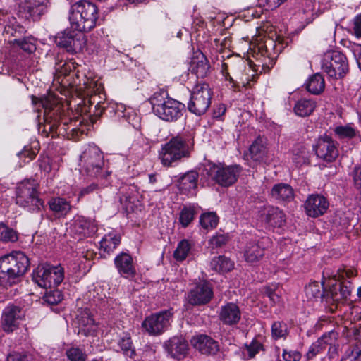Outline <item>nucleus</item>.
Listing matches in <instances>:
<instances>
[{
  "label": "nucleus",
  "instance_id": "nucleus-34",
  "mask_svg": "<svg viewBox=\"0 0 361 361\" xmlns=\"http://www.w3.org/2000/svg\"><path fill=\"white\" fill-rule=\"evenodd\" d=\"M78 334L88 336L94 331V321L92 316L85 312L77 318Z\"/></svg>",
  "mask_w": 361,
  "mask_h": 361
},
{
  "label": "nucleus",
  "instance_id": "nucleus-50",
  "mask_svg": "<svg viewBox=\"0 0 361 361\" xmlns=\"http://www.w3.org/2000/svg\"><path fill=\"white\" fill-rule=\"evenodd\" d=\"M326 350V348L318 339L312 343L309 347V349L305 355V357L307 360H312L318 355L322 353Z\"/></svg>",
  "mask_w": 361,
  "mask_h": 361
},
{
  "label": "nucleus",
  "instance_id": "nucleus-6",
  "mask_svg": "<svg viewBox=\"0 0 361 361\" xmlns=\"http://www.w3.org/2000/svg\"><path fill=\"white\" fill-rule=\"evenodd\" d=\"M322 69L330 78L342 79L349 72V64L343 53L337 50H329L323 56Z\"/></svg>",
  "mask_w": 361,
  "mask_h": 361
},
{
  "label": "nucleus",
  "instance_id": "nucleus-31",
  "mask_svg": "<svg viewBox=\"0 0 361 361\" xmlns=\"http://www.w3.org/2000/svg\"><path fill=\"white\" fill-rule=\"evenodd\" d=\"M353 213L337 211L333 217V224L338 231H347L353 226Z\"/></svg>",
  "mask_w": 361,
  "mask_h": 361
},
{
  "label": "nucleus",
  "instance_id": "nucleus-41",
  "mask_svg": "<svg viewBox=\"0 0 361 361\" xmlns=\"http://www.w3.org/2000/svg\"><path fill=\"white\" fill-rule=\"evenodd\" d=\"M18 239V233L4 223H0V241L13 243Z\"/></svg>",
  "mask_w": 361,
  "mask_h": 361
},
{
  "label": "nucleus",
  "instance_id": "nucleus-40",
  "mask_svg": "<svg viewBox=\"0 0 361 361\" xmlns=\"http://www.w3.org/2000/svg\"><path fill=\"white\" fill-rule=\"evenodd\" d=\"M325 292L317 281H313L305 287V294L309 300L322 298L324 300Z\"/></svg>",
  "mask_w": 361,
  "mask_h": 361
},
{
  "label": "nucleus",
  "instance_id": "nucleus-3",
  "mask_svg": "<svg viewBox=\"0 0 361 361\" xmlns=\"http://www.w3.org/2000/svg\"><path fill=\"white\" fill-rule=\"evenodd\" d=\"M153 112L166 121H176L182 116L184 104L169 97L167 92H156L149 99Z\"/></svg>",
  "mask_w": 361,
  "mask_h": 361
},
{
  "label": "nucleus",
  "instance_id": "nucleus-20",
  "mask_svg": "<svg viewBox=\"0 0 361 361\" xmlns=\"http://www.w3.org/2000/svg\"><path fill=\"white\" fill-rule=\"evenodd\" d=\"M259 219L272 227H281L286 222V215L279 208L266 205L259 210Z\"/></svg>",
  "mask_w": 361,
  "mask_h": 361
},
{
  "label": "nucleus",
  "instance_id": "nucleus-62",
  "mask_svg": "<svg viewBox=\"0 0 361 361\" xmlns=\"http://www.w3.org/2000/svg\"><path fill=\"white\" fill-rule=\"evenodd\" d=\"M351 176L355 187L361 192V165H357L354 167Z\"/></svg>",
  "mask_w": 361,
  "mask_h": 361
},
{
  "label": "nucleus",
  "instance_id": "nucleus-18",
  "mask_svg": "<svg viewBox=\"0 0 361 361\" xmlns=\"http://www.w3.org/2000/svg\"><path fill=\"white\" fill-rule=\"evenodd\" d=\"M49 0H19L18 11L26 18L37 20L47 12Z\"/></svg>",
  "mask_w": 361,
  "mask_h": 361
},
{
  "label": "nucleus",
  "instance_id": "nucleus-10",
  "mask_svg": "<svg viewBox=\"0 0 361 361\" xmlns=\"http://www.w3.org/2000/svg\"><path fill=\"white\" fill-rule=\"evenodd\" d=\"M205 170L215 183L222 187H228L237 181L241 168L238 165L220 166L209 164Z\"/></svg>",
  "mask_w": 361,
  "mask_h": 361
},
{
  "label": "nucleus",
  "instance_id": "nucleus-17",
  "mask_svg": "<svg viewBox=\"0 0 361 361\" xmlns=\"http://www.w3.org/2000/svg\"><path fill=\"white\" fill-rule=\"evenodd\" d=\"M171 317L172 313L169 310L160 312L147 317L142 322V326L150 334H159L168 327Z\"/></svg>",
  "mask_w": 361,
  "mask_h": 361
},
{
  "label": "nucleus",
  "instance_id": "nucleus-23",
  "mask_svg": "<svg viewBox=\"0 0 361 361\" xmlns=\"http://www.w3.org/2000/svg\"><path fill=\"white\" fill-rule=\"evenodd\" d=\"M165 348L173 358L183 359L188 354L189 347L187 341L179 336H174L165 343Z\"/></svg>",
  "mask_w": 361,
  "mask_h": 361
},
{
  "label": "nucleus",
  "instance_id": "nucleus-36",
  "mask_svg": "<svg viewBox=\"0 0 361 361\" xmlns=\"http://www.w3.org/2000/svg\"><path fill=\"white\" fill-rule=\"evenodd\" d=\"M210 266L217 272H227L233 269L234 264L229 258L220 255L212 259Z\"/></svg>",
  "mask_w": 361,
  "mask_h": 361
},
{
  "label": "nucleus",
  "instance_id": "nucleus-29",
  "mask_svg": "<svg viewBox=\"0 0 361 361\" xmlns=\"http://www.w3.org/2000/svg\"><path fill=\"white\" fill-rule=\"evenodd\" d=\"M210 65L204 54L200 53L193 58L191 63V71L197 78H204L209 72Z\"/></svg>",
  "mask_w": 361,
  "mask_h": 361
},
{
  "label": "nucleus",
  "instance_id": "nucleus-38",
  "mask_svg": "<svg viewBox=\"0 0 361 361\" xmlns=\"http://www.w3.org/2000/svg\"><path fill=\"white\" fill-rule=\"evenodd\" d=\"M221 58V73L227 80L231 81L232 78L229 75L228 70L230 69L233 73H235L237 67L240 69L244 67V63L241 59H238V63L235 64L231 56H228L226 61H225L224 56Z\"/></svg>",
  "mask_w": 361,
  "mask_h": 361
},
{
  "label": "nucleus",
  "instance_id": "nucleus-43",
  "mask_svg": "<svg viewBox=\"0 0 361 361\" xmlns=\"http://www.w3.org/2000/svg\"><path fill=\"white\" fill-rule=\"evenodd\" d=\"M66 355L69 361H86L87 354L78 346H72L66 350Z\"/></svg>",
  "mask_w": 361,
  "mask_h": 361
},
{
  "label": "nucleus",
  "instance_id": "nucleus-12",
  "mask_svg": "<svg viewBox=\"0 0 361 361\" xmlns=\"http://www.w3.org/2000/svg\"><path fill=\"white\" fill-rule=\"evenodd\" d=\"M25 312L18 305H8L1 315V327L6 333H12L18 329L20 322L23 319Z\"/></svg>",
  "mask_w": 361,
  "mask_h": 361
},
{
  "label": "nucleus",
  "instance_id": "nucleus-8",
  "mask_svg": "<svg viewBox=\"0 0 361 361\" xmlns=\"http://www.w3.org/2000/svg\"><path fill=\"white\" fill-rule=\"evenodd\" d=\"M212 94L213 92L208 84L196 85L191 91L187 104L188 111L199 116L204 114L211 105Z\"/></svg>",
  "mask_w": 361,
  "mask_h": 361
},
{
  "label": "nucleus",
  "instance_id": "nucleus-61",
  "mask_svg": "<svg viewBox=\"0 0 361 361\" xmlns=\"http://www.w3.org/2000/svg\"><path fill=\"white\" fill-rule=\"evenodd\" d=\"M287 0H258V4L262 7H267V9H275L279 7Z\"/></svg>",
  "mask_w": 361,
  "mask_h": 361
},
{
  "label": "nucleus",
  "instance_id": "nucleus-5",
  "mask_svg": "<svg viewBox=\"0 0 361 361\" xmlns=\"http://www.w3.org/2000/svg\"><path fill=\"white\" fill-rule=\"evenodd\" d=\"M16 203L32 212H39L44 201L39 197L38 184L31 180L18 183L16 188Z\"/></svg>",
  "mask_w": 361,
  "mask_h": 361
},
{
  "label": "nucleus",
  "instance_id": "nucleus-52",
  "mask_svg": "<svg viewBox=\"0 0 361 361\" xmlns=\"http://www.w3.org/2000/svg\"><path fill=\"white\" fill-rule=\"evenodd\" d=\"M194 219V210L184 207L180 214L179 221L183 227H187Z\"/></svg>",
  "mask_w": 361,
  "mask_h": 361
},
{
  "label": "nucleus",
  "instance_id": "nucleus-32",
  "mask_svg": "<svg viewBox=\"0 0 361 361\" xmlns=\"http://www.w3.org/2000/svg\"><path fill=\"white\" fill-rule=\"evenodd\" d=\"M317 106L316 102L311 99L302 98L296 102L294 112L296 115L305 117L311 115Z\"/></svg>",
  "mask_w": 361,
  "mask_h": 361
},
{
  "label": "nucleus",
  "instance_id": "nucleus-14",
  "mask_svg": "<svg viewBox=\"0 0 361 361\" xmlns=\"http://www.w3.org/2000/svg\"><path fill=\"white\" fill-rule=\"evenodd\" d=\"M213 296L214 293L210 283L202 281L188 292L187 299L190 305L198 306L209 303Z\"/></svg>",
  "mask_w": 361,
  "mask_h": 361
},
{
  "label": "nucleus",
  "instance_id": "nucleus-35",
  "mask_svg": "<svg viewBox=\"0 0 361 361\" xmlns=\"http://www.w3.org/2000/svg\"><path fill=\"white\" fill-rule=\"evenodd\" d=\"M324 79L320 73L312 75L306 84L307 90L313 94H320L324 91Z\"/></svg>",
  "mask_w": 361,
  "mask_h": 361
},
{
  "label": "nucleus",
  "instance_id": "nucleus-19",
  "mask_svg": "<svg viewBox=\"0 0 361 361\" xmlns=\"http://www.w3.org/2000/svg\"><path fill=\"white\" fill-rule=\"evenodd\" d=\"M76 121L71 120L68 122L66 120H61L59 123H47L44 126L43 133L47 137L48 133H57L59 135H66L68 138H75L82 134V131L75 127Z\"/></svg>",
  "mask_w": 361,
  "mask_h": 361
},
{
  "label": "nucleus",
  "instance_id": "nucleus-63",
  "mask_svg": "<svg viewBox=\"0 0 361 361\" xmlns=\"http://www.w3.org/2000/svg\"><path fill=\"white\" fill-rule=\"evenodd\" d=\"M100 189L99 185L96 183H92L90 185L82 188L78 195V198L82 197L85 195L97 192L98 190Z\"/></svg>",
  "mask_w": 361,
  "mask_h": 361
},
{
  "label": "nucleus",
  "instance_id": "nucleus-64",
  "mask_svg": "<svg viewBox=\"0 0 361 361\" xmlns=\"http://www.w3.org/2000/svg\"><path fill=\"white\" fill-rule=\"evenodd\" d=\"M262 349V345L260 342L257 340H253L252 343L247 345V350L250 358H252L260 350Z\"/></svg>",
  "mask_w": 361,
  "mask_h": 361
},
{
  "label": "nucleus",
  "instance_id": "nucleus-59",
  "mask_svg": "<svg viewBox=\"0 0 361 361\" xmlns=\"http://www.w3.org/2000/svg\"><path fill=\"white\" fill-rule=\"evenodd\" d=\"M357 275V271L353 269H339L338 271V281H348L347 279H350Z\"/></svg>",
  "mask_w": 361,
  "mask_h": 361
},
{
  "label": "nucleus",
  "instance_id": "nucleus-54",
  "mask_svg": "<svg viewBox=\"0 0 361 361\" xmlns=\"http://www.w3.org/2000/svg\"><path fill=\"white\" fill-rule=\"evenodd\" d=\"M44 300L49 305H56L61 301L62 295L57 290H50L45 294Z\"/></svg>",
  "mask_w": 361,
  "mask_h": 361
},
{
  "label": "nucleus",
  "instance_id": "nucleus-33",
  "mask_svg": "<svg viewBox=\"0 0 361 361\" xmlns=\"http://www.w3.org/2000/svg\"><path fill=\"white\" fill-rule=\"evenodd\" d=\"M48 204L50 210L59 217L66 216L71 209L69 202L61 197L51 198Z\"/></svg>",
  "mask_w": 361,
  "mask_h": 361
},
{
  "label": "nucleus",
  "instance_id": "nucleus-26",
  "mask_svg": "<svg viewBox=\"0 0 361 361\" xmlns=\"http://www.w3.org/2000/svg\"><path fill=\"white\" fill-rule=\"evenodd\" d=\"M271 195L279 202H290L294 198V190L289 184L281 183L273 186Z\"/></svg>",
  "mask_w": 361,
  "mask_h": 361
},
{
  "label": "nucleus",
  "instance_id": "nucleus-15",
  "mask_svg": "<svg viewBox=\"0 0 361 361\" xmlns=\"http://www.w3.org/2000/svg\"><path fill=\"white\" fill-rule=\"evenodd\" d=\"M82 30H66L59 33L56 38V44L67 49L68 51H76L82 48L84 41Z\"/></svg>",
  "mask_w": 361,
  "mask_h": 361
},
{
  "label": "nucleus",
  "instance_id": "nucleus-27",
  "mask_svg": "<svg viewBox=\"0 0 361 361\" xmlns=\"http://www.w3.org/2000/svg\"><path fill=\"white\" fill-rule=\"evenodd\" d=\"M262 241H250L247 243L244 250L245 260L250 263L259 261L264 255V248Z\"/></svg>",
  "mask_w": 361,
  "mask_h": 361
},
{
  "label": "nucleus",
  "instance_id": "nucleus-46",
  "mask_svg": "<svg viewBox=\"0 0 361 361\" xmlns=\"http://www.w3.org/2000/svg\"><path fill=\"white\" fill-rule=\"evenodd\" d=\"M118 345L126 356L130 358L135 356V350L133 347L131 338L128 335H126L119 340Z\"/></svg>",
  "mask_w": 361,
  "mask_h": 361
},
{
  "label": "nucleus",
  "instance_id": "nucleus-51",
  "mask_svg": "<svg viewBox=\"0 0 361 361\" xmlns=\"http://www.w3.org/2000/svg\"><path fill=\"white\" fill-rule=\"evenodd\" d=\"M15 44H18L25 52L33 53L36 50V44L34 39L24 38L23 39H15Z\"/></svg>",
  "mask_w": 361,
  "mask_h": 361
},
{
  "label": "nucleus",
  "instance_id": "nucleus-25",
  "mask_svg": "<svg viewBox=\"0 0 361 361\" xmlns=\"http://www.w3.org/2000/svg\"><path fill=\"white\" fill-rule=\"evenodd\" d=\"M191 343L194 348L202 354L214 355L219 351L218 343L206 335H200L193 337Z\"/></svg>",
  "mask_w": 361,
  "mask_h": 361
},
{
  "label": "nucleus",
  "instance_id": "nucleus-13",
  "mask_svg": "<svg viewBox=\"0 0 361 361\" xmlns=\"http://www.w3.org/2000/svg\"><path fill=\"white\" fill-rule=\"evenodd\" d=\"M314 149L317 157L326 162L334 161L338 156L337 143L326 135L318 138Z\"/></svg>",
  "mask_w": 361,
  "mask_h": 361
},
{
  "label": "nucleus",
  "instance_id": "nucleus-21",
  "mask_svg": "<svg viewBox=\"0 0 361 361\" xmlns=\"http://www.w3.org/2000/svg\"><path fill=\"white\" fill-rule=\"evenodd\" d=\"M329 203L326 197L319 194L310 195L304 204L307 215L311 217H318L326 213Z\"/></svg>",
  "mask_w": 361,
  "mask_h": 361
},
{
  "label": "nucleus",
  "instance_id": "nucleus-28",
  "mask_svg": "<svg viewBox=\"0 0 361 361\" xmlns=\"http://www.w3.org/2000/svg\"><path fill=\"white\" fill-rule=\"evenodd\" d=\"M267 151V140L264 137H258L249 148L250 158L259 162L264 160Z\"/></svg>",
  "mask_w": 361,
  "mask_h": 361
},
{
  "label": "nucleus",
  "instance_id": "nucleus-22",
  "mask_svg": "<svg viewBox=\"0 0 361 361\" xmlns=\"http://www.w3.org/2000/svg\"><path fill=\"white\" fill-rule=\"evenodd\" d=\"M218 317L224 325L233 326L240 321L241 311L236 303L227 302L220 307Z\"/></svg>",
  "mask_w": 361,
  "mask_h": 361
},
{
  "label": "nucleus",
  "instance_id": "nucleus-56",
  "mask_svg": "<svg viewBox=\"0 0 361 361\" xmlns=\"http://www.w3.org/2000/svg\"><path fill=\"white\" fill-rule=\"evenodd\" d=\"M228 235L226 234H216L213 236L210 240V244L212 247H221L225 245L228 241Z\"/></svg>",
  "mask_w": 361,
  "mask_h": 361
},
{
  "label": "nucleus",
  "instance_id": "nucleus-16",
  "mask_svg": "<svg viewBox=\"0 0 361 361\" xmlns=\"http://www.w3.org/2000/svg\"><path fill=\"white\" fill-rule=\"evenodd\" d=\"M70 229L73 238L82 240L93 235L97 231V225L93 219L78 216L73 219Z\"/></svg>",
  "mask_w": 361,
  "mask_h": 361
},
{
  "label": "nucleus",
  "instance_id": "nucleus-1",
  "mask_svg": "<svg viewBox=\"0 0 361 361\" xmlns=\"http://www.w3.org/2000/svg\"><path fill=\"white\" fill-rule=\"evenodd\" d=\"M29 267L28 257L20 251L0 257V286L7 288L17 283Z\"/></svg>",
  "mask_w": 361,
  "mask_h": 361
},
{
  "label": "nucleus",
  "instance_id": "nucleus-45",
  "mask_svg": "<svg viewBox=\"0 0 361 361\" xmlns=\"http://www.w3.org/2000/svg\"><path fill=\"white\" fill-rule=\"evenodd\" d=\"M200 222L205 229L214 228L217 226L219 218L216 213L208 212L200 216Z\"/></svg>",
  "mask_w": 361,
  "mask_h": 361
},
{
  "label": "nucleus",
  "instance_id": "nucleus-57",
  "mask_svg": "<svg viewBox=\"0 0 361 361\" xmlns=\"http://www.w3.org/2000/svg\"><path fill=\"white\" fill-rule=\"evenodd\" d=\"M105 110V107L102 106L101 102H98L94 106V110L92 111V109L89 110V118L90 122L93 124L96 123L97 120L101 117L104 111Z\"/></svg>",
  "mask_w": 361,
  "mask_h": 361
},
{
  "label": "nucleus",
  "instance_id": "nucleus-30",
  "mask_svg": "<svg viewBox=\"0 0 361 361\" xmlns=\"http://www.w3.org/2000/svg\"><path fill=\"white\" fill-rule=\"evenodd\" d=\"M199 174L195 171H190L178 180V188L183 193L190 192L197 188Z\"/></svg>",
  "mask_w": 361,
  "mask_h": 361
},
{
  "label": "nucleus",
  "instance_id": "nucleus-47",
  "mask_svg": "<svg viewBox=\"0 0 361 361\" xmlns=\"http://www.w3.org/2000/svg\"><path fill=\"white\" fill-rule=\"evenodd\" d=\"M136 192V187L134 185H125L120 188V202L122 204H126L130 202Z\"/></svg>",
  "mask_w": 361,
  "mask_h": 361
},
{
  "label": "nucleus",
  "instance_id": "nucleus-24",
  "mask_svg": "<svg viewBox=\"0 0 361 361\" xmlns=\"http://www.w3.org/2000/svg\"><path fill=\"white\" fill-rule=\"evenodd\" d=\"M114 264L123 277L131 279L136 275L133 257L126 252H121L114 259Z\"/></svg>",
  "mask_w": 361,
  "mask_h": 361
},
{
  "label": "nucleus",
  "instance_id": "nucleus-60",
  "mask_svg": "<svg viewBox=\"0 0 361 361\" xmlns=\"http://www.w3.org/2000/svg\"><path fill=\"white\" fill-rule=\"evenodd\" d=\"M7 361H35L33 355L30 354L12 353L7 357Z\"/></svg>",
  "mask_w": 361,
  "mask_h": 361
},
{
  "label": "nucleus",
  "instance_id": "nucleus-48",
  "mask_svg": "<svg viewBox=\"0 0 361 361\" xmlns=\"http://www.w3.org/2000/svg\"><path fill=\"white\" fill-rule=\"evenodd\" d=\"M288 334L286 324L282 322H274L271 326V336L274 339L286 338Z\"/></svg>",
  "mask_w": 361,
  "mask_h": 361
},
{
  "label": "nucleus",
  "instance_id": "nucleus-58",
  "mask_svg": "<svg viewBox=\"0 0 361 361\" xmlns=\"http://www.w3.org/2000/svg\"><path fill=\"white\" fill-rule=\"evenodd\" d=\"M282 357L285 361H300L302 354L296 350L283 349Z\"/></svg>",
  "mask_w": 361,
  "mask_h": 361
},
{
  "label": "nucleus",
  "instance_id": "nucleus-7",
  "mask_svg": "<svg viewBox=\"0 0 361 361\" xmlns=\"http://www.w3.org/2000/svg\"><path fill=\"white\" fill-rule=\"evenodd\" d=\"M63 279L64 270L60 265H39L32 274L35 283L45 289L56 288Z\"/></svg>",
  "mask_w": 361,
  "mask_h": 361
},
{
  "label": "nucleus",
  "instance_id": "nucleus-11",
  "mask_svg": "<svg viewBox=\"0 0 361 361\" xmlns=\"http://www.w3.org/2000/svg\"><path fill=\"white\" fill-rule=\"evenodd\" d=\"M353 290L350 281H340L332 284L329 290L325 292L324 300L329 305V310L334 312L338 306L346 302Z\"/></svg>",
  "mask_w": 361,
  "mask_h": 361
},
{
  "label": "nucleus",
  "instance_id": "nucleus-2",
  "mask_svg": "<svg viewBox=\"0 0 361 361\" xmlns=\"http://www.w3.org/2000/svg\"><path fill=\"white\" fill-rule=\"evenodd\" d=\"M68 18L72 29L88 32L97 25L99 10L95 4L80 0L71 5Z\"/></svg>",
  "mask_w": 361,
  "mask_h": 361
},
{
  "label": "nucleus",
  "instance_id": "nucleus-49",
  "mask_svg": "<svg viewBox=\"0 0 361 361\" xmlns=\"http://www.w3.org/2000/svg\"><path fill=\"white\" fill-rule=\"evenodd\" d=\"M338 336L339 334L337 331L331 330L330 331L324 333L322 336H320L318 338V340L321 341V343L326 348L328 345H329L330 350L332 345H335L336 343L338 341Z\"/></svg>",
  "mask_w": 361,
  "mask_h": 361
},
{
  "label": "nucleus",
  "instance_id": "nucleus-44",
  "mask_svg": "<svg viewBox=\"0 0 361 361\" xmlns=\"http://www.w3.org/2000/svg\"><path fill=\"white\" fill-rule=\"evenodd\" d=\"M293 160L298 165H302L306 164L308 159V151L305 147L298 145L293 149Z\"/></svg>",
  "mask_w": 361,
  "mask_h": 361
},
{
  "label": "nucleus",
  "instance_id": "nucleus-9",
  "mask_svg": "<svg viewBox=\"0 0 361 361\" xmlns=\"http://www.w3.org/2000/svg\"><path fill=\"white\" fill-rule=\"evenodd\" d=\"M104 157L101 150L96 146H90L80 155V166L90 177L104 176Z\"/></svg>",
  "mask_w": 361,
  "mask_h": 361
},
{
  "label": "nucleus",
  "instance_id": "nucleus-39",
  "mask_svg": "<svg viewBox=\"0 0 361 361\" xmlns=\"http://www.w3.org/2000/svg\"><path fill=\"white\" fill-rule=\"evenodd\" d=\"M334 132L339 139L350 140L355 137L358 134V130L350 123L336 126L334 129Z\"/></svg>",
  "mask_w": 361,
  "mask_h": 361
},
{
  "label": "nucleus",
  "instance_id": "nucleus-42",
  "mask_svg": "<svg viewBox=\"0 0 361 361\" xmlns=\"http://www.w3.org/2000/svg\"><path fill=\"white\" fill-rule=\"evenodd\" d=\"M191 249V244L188 240H182L174 251L173 257L177 261H183L188 257Z\"/></svg>",
  "mask_w": 361,
  "mask_h": 361
},
{
  "label": "nucleus",
  "instance_id": "nucleus-53",
  "mask_svg": "<svg viewBox=\"0 0 361 361\" xmlns=\"http://www.w3.org/2000/svg\"><path fill=\"white\" fill-rule=\"evenodd\" d=\"M274 44V42L270 39L266 41L264 44H259L257 47V56L264 57V60L268 59L269 61L271 58V54L268 47H273Z\"/></svg>",
  "mask_w": 361,
  "mask_h": 361
},
{
  "label": "nucleus",
  "instance_id": "nucleus-4",
  "mask_svg": "<svg viewBox=\"0 0 361 361\" xmlns=\"http://www.w3.org/2000/svg\"><path fill=\"white\" fill-rule=\"evenodd\" d=\"M190 147L181 136L173 137L161 148L159 159L163 166H174L184 158L190 157Z\"/></svg>",
  "mask_w": 361,
  "mask_h": 361
},
{
  "label": "nucleus",
  "instance_id": "nucleus-55",
  "mask_svg": "<svg viewBox=\"0 0 361 361\" xmlns=\"http://www.w3.org/2000/svg\"><path fill=\"white\" fill-rule=\"evenodd\" d=\"M37 152L31 147L25 146L23 149L20 152L18 155L20 159H23L24 162H29L35 159Z\"/></svg>",
  "mask_w": 361,
  "mask_h": 361
},
{
  "label": "nucleus",
  "instance_id": "nucleus-37",
  "mask_svg": "<svg viewBox=\"0 0 361 361\" xmlns=\"http://www.w3.org/2000/svg\"><path fill=\"white\" fill-rule=\"evenodd\" d=\"M121 243V236L114 234L109 233L105 235L100 242V247L108 254L112 252Z\"/></svg>",
  "mask_w": 361,
  "mask_h": 361
}]
</instances>
